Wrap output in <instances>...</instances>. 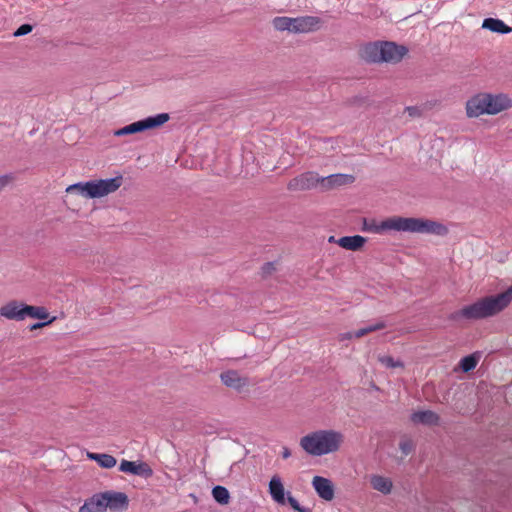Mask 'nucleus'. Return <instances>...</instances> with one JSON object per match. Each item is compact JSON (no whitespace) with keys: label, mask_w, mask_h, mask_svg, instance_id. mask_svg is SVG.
<instances>
[{"label":"nucleus","mask_w":512,"mask_h":512,"mask_svg":"<svg viewBox=\"0 0 512 512\" xmlns=\"http://www.w3.org/2000/svg\"><path fill=\"white\" fill-rule=\"evenodd\" d=\"M369 231L377 234H382L386 231L421 233V234H434L443 236L446 235L447 228L437 222L425 218L415 217H389L379 223H373L368 228Z\"/></svg>","instance_id":"nucleus-1"},{"label":"nucleus","mask_w":512,"mask_h":512,"mask_svg":"<svg viewBox=\"0 0 512 512\" xmlns=\"http://www.w3.org/2000/svg\"><path fill=\"white\" fill-rule=\"evenodd\" d=\"M512 301V286L494 296L484 297L466 305L453 314L455 320H478L494 316L503 311Z\"/></svg>","instance_id":"nucleus-2"},{"label":"nucleus","mask_w":512,"mask_h":512,"mask_svg":"<svg viewBox=\"0 0 512 512\" xmlns=\"http://www.w3.org/2000/svg\"><path fill=\"white\" fill-rule=\"evenodd\" d=\"M343 443L342 432L334 429H319L303 436L299 445L308 455L321 457L338 452Z\"/></svg>","instance_id":"nucleus-3"},{"label":"nucleus","mask_w":512,"mask_h":512,"mask_svg":"<svg viewBox=\"0 0 512 512\" xmlns=\"http://www.w3.org/2000/svg\"><path fill=\"white\" fill-rule=\"evenodd\" d=\"M512 107V100L503 93H478L466 102V115L468 118H477L481 115H496Z\"/></svg>","instance_id":"nucleus-4"},{"label":"nucleus","mask_w":512,"mask_h":512,"mask_svg":"<svg viewBox=\"0 0 512 512\" xmlns=\"http://www.w3.org/2000/svg\"><path fill=\"white\" fill-rule=\"evenodd\" d=\"M123 184V177L78 182L66 188L67 193H77L87 199L102 198L116 192Z\"/></svg>","instance_id":"nucleus-5"},{"label":"nucleus","mask_w":512,"mask_h":512,"mask_svg":"<svg viewBox=\"0 0 512 512\" xmlns=\"http://www.w3.org/2000/svg\"><path fill=\"white\" fill-rule=\"evenodd\" d=\"M405 46L397 45L394 42H375L365 45L361 56L367 62L372 63H398L407 54Z\"/></svg>","instance_id":"nucleus-6"},{"label":"nucleus","mask_w":512,"mask_h":512,"mask_svg":"<svg viewBox=\"0 0 512 512\" xmlns=\"http://www.w3.org/2000/svg\"><path fill=\"white\" fill-rule=\"evenodd\" d=\"M322 21L316 16L287 17L277 16L272 20L273 28L277 31L290 33H310L320 29Z\"/></svg>","instance_id":"nucleus-7"},{"label":"nucleus","mask_w":512,"mask_h":512,"mask_svg":"<svg viewBox=\"0 0 512 512\" xmlns=\"http://www.w3.org/2000/svg\"><path fill=\"white\" fill-rule=\"evenodd\" d=\"M169 119L168 113H159L117 129L114 131V135L120 137L155 129L164 125Z\"/></svg>","instance_id":"nucleus-8"},{"label":"nucleus","mask_w":512,"mask_h":512,"mask_svg":"<svg viewBox=\"0 0 512 512\" xmlns=\"http://www.w3.org/2000/svg\"><path fill=\"white\" fill-rule=\"evenodd\" d=\"M321 184V177L316 172H306L293 179L287 185L290 191H305L310 190Z\"/></svg>","instance_id":"nucleus-9"},{"label":"nucleus","mask_w":512,"mask_h":512,"mask_svg":"<svg viewBox=\"0 0 512 512\" xmlns=\"http://www.w3.org/2000/svg\"><path fill=\"white\" fill-rule=\"evenodd\" d=\"M220 380L226 387L234 389L238 392L242 391L249 385V379L242 376L236 370H227L220 374Z\"/></svg>","instance_id":"nucleus-10"},{"label":"nucleus","mask_w":512,"mask_h":512,"mask_svg":"<svg viewBox=\"0 0 512 512\" xmlns=\"http://www.w3.org/2000/svg\"><path fill=\"white\" fill-rule=\"evenodd\" d=\"M119 470L124 473L149 478L153 475L151 467L142 461H128L123 459L120 463Z\"/></svg>","instance_id":"nucleus-11"},{"label":"nucleus","mask_w":512,"mask_h":512,"mask_svg":"<svg viewBox=\"0 0 512 512\" xmlns=\"http://www.w3.org/2000/svg\"><path fill=\"white\" fill-rule=\"evenodd\" d=\"M311 483L315 492L321 499L325 501H332L334 499V485L330 479L322 476H314Z\"/></svg>","instance_id":"nucleus-12"},{"label":"nucleus","mask_w":512,"mask_h":512,"mask_svg":"<svg viewBox=\"0 0 512 512\" xmlns=\"http://www.w3.org/2000/svg\"><path fill=\"white\" fill-rule=\"evenodd\" d=\"M25 304L19 301H10L0 308V315L8 320H25Z\"/></svg>","instance_id":"nucleus-13"},{"label":"nucleus","mask_w":512,"mask_h":512,"mask_svg":"<svg viewBox=\"0 0 512 512\" xmlns=\"http://www.w3.org/2000/svg\"><path fill=\"white\" fill-rule=\"evenodd\" d=\"M268 491L272 500L278 505L286 504V496L284 484L279 475H273L268 484Z\"/></svg>","instance_id":"nucleus-14"},{"label":"nucleus","mask_w":512,"mask_h":512,"mask_svg":"<svg viewBox=\"0 0 512 512\" xmlns=\"http://www.w3.org/2000/svg\"><path fill=\"white\" fill-rule=\"evenodd\" d=\"M106 509L121 511L128 507V497L123 492H104Z\"/></svg>","instance_id":"nucleus-15"},{"label":"nucleus","mask_w":512,"mask_h":512,"mask_svg":"<svg viewBox=\"0 0 512 512\" xmlns=\"http://www.w3.org/2000/svg\"><path fill=\"white\" fill-rule=\"evenodd\" d=\"M369 483L373 490L383 494H391L394 484L390 477L381 474H371L369 476Z\"/></svg>","instance_id":"nucleus-16"},{"label":"nucleus","mask_w":512,"mask_h":512,"mask_svg":"<svg viewBox=\"0 0 512 512\" xmlns=\"http://www.w3.org/2000/svg\"><path fill=\"white\" fill-rule=\"evenodd\" d=\"M106 510L104 492L88 498L79 508V512H105Z\"/></svg>","instance_id":"nucleus-17"},{"label":"nucleus","mask_w":512,"mask_h":512,"mask_svg":"<svg viewBox=\"0 0 512 512\" xmlns=\"http://www.w3.org/2000/svg\"><path fill=\"white\" fill-rule=\"evenodd\" d=\"M354 176L349 174H332L326 177H321V184L326 189L353 183Z\"/></svg>","instance_id":"nucleus-18"},{"label":"nucleus","mask_w":512,"mask_h":512,"mask_svg":"<svg viewBox=\"0 0 512 512\" xmlns=\"http://www.w3.org/2000/svg\"><path fill=\"white\" fill-rule=\"evenodd\" d=\"M411 421L414 424L437 425L439 416L431 410L416 411L411 415Z\"/></svg>","instance_id":"nucleus-19"},{"label":"nucleus","mask_w":512,"mask_h":512,"mask_svg":"<svg viewBox=\"0 0 512 512\" xmlns=\"http://www.w3.org/2000/svg\"><path fill=\"white\" fill-rule=\"evenodd\" d=\"M365 242L366 239L360 235L344 236L337 240V244L340 247L350 251H357L361 249Z\"/></svg>","instance_id":"nucleus-20"},{"label":"nucleus","mask_w":512,"mask_h":512,"mask_svg":"<svg viewBox=\"0 0 512 512\" xmlns=\"http://www.w3.org/2000/svg\"><path fill=\"white\" fill-rule=\"evenodd\" d=\"M482 28L495 33L508 34L512 28L506 25L502 20L497 18H486L482 23Z\"/></svg>","instance_id":"nucleus-21"},{"label":"nucleus","mask_w":512,"mask_h":512,"mask_svg":"<svg viewBox=\"0 0 512 512\" xmlns=\"http://www.w3.org/2000/svg\"><path fill=\"white\" fill-rule=\"evenodd\" d=\"M87 457L97 462L100 467L105 469L113 468L117 463L116 458L110 454L88 452Z\"/></svg>","instance_id":"nucleus-22"},{"label":"nucleus","mask_w":512,"mask_h":512,"mask_svg":"<svg viewBox=\"0 0 512 512\" xmlns=\"http://www.w3.org/2000/svg\"><path fill=\"white\" fill-rule=\"evenodd\" d=\"M25 319L27 317L34 318V319H40V320H46L49 318V313L47 312V309L42 306H31L25 304Z\"/></svg>","instance_id":"nucleus-23"},{"label":"nucleus","mask_w":512,"mask_h":512,"mask_svg":"<svg viewBox=\"0 0 512 512\" xmlns=\"http://www.w3.org/2000/svg\"><path fill=\"white\" fill-rule=\"evenodd\" d=\"M212 496L214 500L221 505L228 504L230 500L229 491L223 486H215L212 489Z\"/></svg>","instance_id":"nucleus-24"},{"label":"nucleus","mask_w":512,"mask_h":512,"mask_svg":"<svg viewBox=\"0 0 512 512\" xmlns=\"http://www.w3.org/2000/svg\"><path fill=\"white\" fill-rule=\"evenodd\" d=\"M478 361L479 356L477 354H471L462 358L459 366L463 372H469L477 366Z\"/></svg>","instance_id":"nucleus-25"},{"label":"nucleus","mask_w":512,"mask_h":512,"mask_svg":"<svg viewBox=\"0 0 512 512\" xmlns=\"http://www.w3.org/2000/svg\"><path fill=\"white\" fill-rule=\"evenodd\" d=\"M378 361L387 368H403V363L400 360H395L389 355H379Z\"/></svg>","instance_id":"nucleus-26"},{"label":"nucleus","mask_w":512,"mask_h":512,"mask_svg":"<svg viewBox=\"0 0 512 512\" xmlns=\"http://www.w3.org/2000/svg\"><path fill=\"white\" fill-rule=\"evenodd\" d=\"M286 503H288L291 506V508L296 512H311L309 509L301 507L299 502L291 494V492H287Z\"/></svg>","instance_id":"nucleus-27"},{"label":"nucleus","mask_w":512,"mask_h":512,"mask_svg":"<svg viewBox=\"0 0 512 512\" xmlns=\"http://www.w3.org/2000/svg\"><path fill=\"white\" fill-rule=\"evenodd\" d=\"M399 449L401 450L403 455L407 456L413 451L414 443L411 439H402L399 443Z\"/></svg>","instance_id":"nucleus-28"},{"label":"nucleus","mask_w":512,"mask_h":512,"mask_svg":"<svg viewBox=\"0 0 512 512\" xmlns=\"http://www.w3.org/2000/svg\"><path fill=\"white\" fill-rule=\"evenodd\" d=\"M33 27L30 24H23L21 25L15 32V37H20L29 34L32 31Z\"/></svg>","instance_id":"nucleus-29"},{"label":"nucleus","mask_w":512,"mask_h":512,"mask_svg":"<svg viewBox=\"0 0 512 512\" xmlns=\"http://www.w3.org/2000/svg\"><path fill=\"white\" fill-rule=\"evenodd\" d=\"M275 271H276V263H274V262L265 263L262 267V273L265 276L271 275Z\"/></svg>","instance_id":"nucleus-30"},{"label":"nucleus","mask_w":512,"mask_h":512,"mask_svg":"<svg viewBox=\"0 0 512 512\" xmlns=\"http://www.w3.org/2000/svg\"><path fill=\"white\" fill-rule=\"evenodd\" d=\"M371 332H374V331H373V328L371 327V325H369L367 327H364V328H361V329L355 331V338H361Z\"/></svg>","instance_id":"nucleus-31"},{"label":"nucleus","mask_w":512,"mask_h":512,"mask_svg":"<svg viewBox=\"0 0 512 512\" xmlns=\"http://www.w3.org/2000/svg\"><path fill=\"white\" fill-rule=\"evenodd\" d=\"M13 176L2 175L0 176V191H2L10 182H12Z\"/></svg>","instance_id":"nucleus-32"},{"label":"nucleus","mask_w":512,"mask_h":512,"mask_svg":"<svg viewBox=\"0 0 512 512\" xmlns=\"http://www.w3.org/2000/svg\"><path fill=\"white\" fill-rule=\"evenodd\" d=\"M405 112H407L410 117H419L421 115V110L415 106L406 107Z\"/></svg>","instance_id":"nucleus-33"},{"label":"nucleus","mask_w":512,"mask_h":512,"mask_svg":"<svg viewBox=\"0 0 512 512\" xmlns=\"http://www.w3.org/2000/svg\"><path fill=\"white\" fill-rule=\"evenodd\" d=\"M354 337H355V332H344V333H340L338 335V340L340 342H343V341H346V340H351Z\"/></svg>","instance_id":"nucleus-34"},{"label":"nucleus","mask_w":512,"mask_h":512,"mask_svg":"<svg viewBox=\"0 0 512 512\" xmlns=\"http://www.w3.org/2000/svg\"><path fill=\"white\" fill-rule=\"evenodd\" d=\"M54 319H55V318L53 317V318L49 319V320H48V321H46V322H38V323H35V324L31 325L30 330L40 329V328H42V327H44V326H46V325H48V324L52 323V322L54 321Z\"/></svg>","instance_id":"nucleus-35"},{"label":"nucleus","mask_w":512,"mask_h":512,"mask_svg":"<svg viewBox=\"0 0 512 512\" xmlns=\"http://www.w3.org/2000/svg\"><path fill=\"white\" fill-rule=\"evenodd\" d=\"M371 327L373 328V331H378L381 329H384L386 327V323L383 321H378L375 324H372Z\"/></svg>","instance_id":"nucleus-36"},{"label":"nucleus","mask_w":512,"mask_h":512,"mask_svg":"<svg viewBox=\"0 0 512 512\" xmlns=\"http://www.w3.org/2000/svg\"><path fill=\"white\" fill-rule=\"evenodd\" d=\"M281 455H282L283 459H288L291 456L290 449L287 447H283Z\"/></svg>","instance_id":"nucleus-37"},{"label":"nucleus","mask_w":512,"mask_h":512,"mask_svg":"<svg viewBox=\"0 0 512 512\" xmlns=\"http://www.w3.org/2000/svg\"><path fill=\"white\" fill-rule=\"evenodd\" d=\"M329 241H330V242L334 241V237H333V236H331V237L329 238Z\"/></svg>","instance_id":"nucleus-38"}]
</instances>
